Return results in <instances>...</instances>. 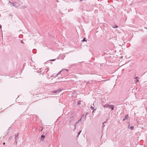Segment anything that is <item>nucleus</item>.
<instances>
[{
  "instance_id": "6",
  "label": "nucleus",
  "mask_w": 147,
  "mask_h": 147,
  "mask_svg": "<svg viewBox=\"0 0 147 147\" xmlns=\"http://www.w3.org/2000/svg\"><path fill=\"white\" fill-rule=\"evenodd\" d=\"M109 108H111V110H113L114 109V107L113 105H109Z\"/></svg>"
},
{
  "instance_id": "5",
  "label": "nucleus",
  "mask_w": 147,
  "mask_h": 147,
  "mask_svg": "<svg viewBox=\"0 0 147 147\" xmlns=\"http://www.w3.org/2000/svg\"><path fill=\"white\" fill-rule=\"evenodd\" d=\"M18 134H17L16 135H15V141L16 142V143H17V141H16V140L17 139H18Z\"/></svg>"
},
{
  "instance_id": "30",
  "label": "nucleus",
  "mask_w": 147,
  "mask_h": 147,
  "mask_svg": "<svg viewBox=\"0 0 147 147\" xmlns=\"http://www.w3.org/2000/svg\"><path fill=\"white\" fill-rule=\"evenodd\" d=\"M86 115L85 116V117H86Z\"/></svg>"
},
{
  "instance_id": "23",
  "label": "nucleus",
  "mask_w": 147,
  "mask_h": 147,
  "mask_svg": "<svg viewBox=\"0 0 147 147\" xmlns=\"http://www.w3.org/2000/svg\"><path fill=\"white\" fill-rule=\"evenodd\" d=\"M137 78H139V77H136L135 78V79H136V80L137 79Z\"/></svg>"
},
{
  "instance_id": "15",
  "label": "nucleus",
  "mask_w": 147,
  "mask_h": 147,
  "mask_svg": "<svg viewBox=\"0 0 147 147\" xmlns=\"http://www.w3.org/2000/svg\"><path fill=\"white\" fill-rule=\"evenodd\" d=\"M117 27H118V26L116 25H115L113 27V28H117Z\"/></svg>"
},
{
  "instance_id": "11",
  "label": "nucleus",
  "mask_w": 147,
  "mask_h": 147,
  "mask_svg": "<svg viewBox=\"0 0 147 147\" xmlns=\"http://www.w3.org/2000/svg\"><path fill=\"white\" fill-rule=\"evenodd\" d=\"M107 120H108V119H107L106 120V121H105V122H103V123H102V124L103 125H102V128H103V127H104L105 126V125H104V123H105V122H106L107 121Z\"/></svg>"
},
{
  "instance_id": "21",
  "label": "nucleus",
  "mask_w": 147,
  "mask_h": 147,
  "mask_svg": "<svg viewBox=\"0 0 147 147\" xmlns=\"http://www.w3.org/2000/svg\"><path fill=\"white\" fill-rule=\"evenodd\" d=\"M55 59H51V60H50V61H55Z\"/></svg>"
},
{
  "instance_id": "19",
  "label": "nucleus",
  "mask_w": 147,
  "mask_h": 147,
  "mask_svg": "<svg viewBox=\"0 0 147 147\" xmlns=\"http://www.w3.org/2000/svg\"><path fill=\"white\" fill-rule=\"evenodd\" d=\"M63 71H68V69H63Z\"/></svg>"
},
{
  "instance_id": "25",
  "label": "nucleus",
  "mask_w": 147,
  "mask_h": 147,
  "mask_svg": "<svg viewBox=\"0 0 147 147\" xmlns=\"http://www.w3.org/2000/svg\"><path fill=\"white\" fill-rule=\"evenodd\" d=\"M9 3H10L11 4H12V3L10 1H9Z\"/></svg>"
},
{
  "instance_id": "17",
  "label": "nucleus",
  "mask_w": 147,
  "mask_h": 147,
  "mask_svg": "<svg viewBox=\"0 0 147 147\" xmlns=\"http://www.w3.org/2000/svg\"><path fill=\"white\" fill-rule=\"evenodd\" d=\"M134 128V127L133 126H131L130 127V129H131V130H132Z\"/></svg>"
},
{
  "instance_id": "3",
  "label": "nucleus",
  "mask_w": 147,
  "mask_h": 147,
  "mask_svg": "<svg viewBox=\"0 0 147 147\" xmlns=\"http://www.w3.org/2000/svg\"><path fill=\"white\" fill-rule=\"evenodd\" d=\"M16 3H12V6H13L14 7H16V8H18V7H19L20 6V4H19V5H17L16 4Z\"/></svg>"
},
{
  "instance_id": "10",
  "label": "nucleus",
  "mask_w": 147,
  "mask_h": 147,
  "mask_svg": "<svg viewBox=\"0 0 147 147\" xmlns=\"http://www.w3.org/2000/svg\"><path fill=\"white\" fill-rule=\"evenodd\" d=\"M45 137V136L44 135H42L41 136V140H43Z\"/></svg>"
},
{
  "instance_id": "27",
  "label": "nucleus",
  "mask_w": 147,
  "mask_h": 147,
  "mask_svg": "<svg viewBox=\"0 0 147 147\" xmlns=\"http://www.w3.org/2000/svg\"><path fill=\"white\" fill-rule=\"evenodd\" d=\"M93 110V111L92 112V113H93L94 112V110Z\"/></svg>"
},
{
  "instance_id": "29",
  "label": "nucleus",
  "mask_w": 147,
  "mask_h": 147,
  "mask_svg": "<svg viewBox=\"0 0 147 147\" xmlns=\"http://www.w3.org/2000/svg\"><path fill=\"white\" fill-rule=\"evenodd\" d=\"M106 81V80H102V81Z\"/></svg>"
},
{
  "instance_id": "32",
  "label": "nucleus",
  "mask_w": 147,
  "mask_h": 147,
  "mask_svg": "<svg viewBox=\"0 0 147 147\" xmlns=\"http://www.w3.org/2000/svg\"><path fill=\"white\" fill-rule=\"evenodd\" d=\"M3 144H5V143H3Z\"/></svg>"
},
{
  "instance_id": "4",
  "label": "nucleus",
  "mask_w": 147,
  "mask_h": 147,
  "mask_svg": "<svg viewBox=\"0 0 147 147\" xmlns=\"http://www.w3.org/2000/svg\"><path fill=\"white\" fill-rule=\"evenodd\" d=\"M128 117V114H127L124 117V118L123 119V121H125V120L127 119Z\"/></svg>"
},
{
  "instance_id": "7",
  "label": "nucleus",
  "mask_w": 147,
  "mask_h": 147,
  "mask_svg": "<svg viewBox=\"0 0 147 147\" xmlns=\"http://www.w3.org/2000/svg\"><path fill=\"white\" fill-rule=\"evenodd\" d=\"M94 103H93V106L91 105V106L90 108H91V109L92 110H96V109H94Z\"/></svg>"
},
{
  "instance_id": "16",
  "label": "nucleus",
  "mask_w": 147,
  "mask_h": 147,
  "mask_svg": "<svg viewBox=\"0 0 147 147\" xmlns=\"http://www.w3.org/2000/svg\"><path fill=\"white\" fill-rule=\"evenodd\" d=\"M81 103V101H79L78 102V105H80Z\"/></svg>"
},
{
  "instance_id": "13",
  "label": "nucleus",
  "mask_w": 147,
  "mask_h": 147,
  "mask_svg": "<svg viewBox=\"0 0 147 147\" xmlns=\"http://www.w3.org/2000/svg\"><path fill=\"white\" fill-rule=\"evenodd\" d=\"M63 71V69H62L61 71H60L59 73H58L57 74V75L56 76H57L58 75V74H59V73H60L61 72H62Z\"/></svg>"
},
{
  "instance_id": "9",
  "label": "nucleus",
  "mask_w": 147,
  "mask_h": 147,
  "mask_svg": "<svg viewBox=\"0 0 147 147\" xmlns=\"http://www.w3.org/2000/svg\"><path fill=\"white\" fill-rule=\"evenodd\" d=\"M26 8V6H21L20 8L21 9H24L25 8Z\"/></svg>"
},
{
  "instance_id": "22",
  "label": "nucleus",
  "mask_w": 147,
  "mask_h": 147,
  "mask_svg": "<svg viewBox=\"0 0 147 147\" xmlns=\"http://www.w3.org/2000/svg\"><path fill=\"white\" fill-rule=\"evenodd\" d=\"M139 82V80L138 79L136 80V81H135L136 82Z\"/></svg>"
},
{
  "instance_id": "24",
  "label": "nucleus",
  "mask_w": 147,
  "mask_h": 147,
  "mask_svg": "<svg viewBox=\"0 0 147 147\" xmlns=\"http://www.w3.org/2000/svg\"><path fill=\"white\" fill-rule=\"evenodd\" d=\"M90 82H88L86 84H90Z\"/></svg>"
},
{
  "instance_id": "12",
  "label": "nucleus",
  "mask_w": 147,
  "mask_h": 147,
  "mask_svg": "<svg viewBox=\"0 0 147 147\" xmlns=\"http://www.w3.org/2000/svg\"><path fill=\"white\" fill-rule=\"evenodd\" d=\"M63 71V69H62L61 71H60L59 73H58L57 74V75L56 76H57L58 75V74H59V73H60L61 72H62Z\"/></svg>"
},
{
  "instance_id": "20",
  "label": "nucleus",
  "mask_w": 147,
  "mask_h": 147,
  "mask_svg": "<svg viewBox=\"0 0 147 147\" xmlns=\"http://www.w3.org/2000/svg\"><path fill=\"white\" fill-rule=\"evenodd\" d=\"M84 117V115H82V116L81 117V119L83 118Z\"/></svg>"
},
{
  "instance_id": "18",
  "label": "nucleus",
  "mask_w": 147,
  "mask_h": 147,
  "mask_svg": "<svg viewBox=\"0 0 147 147\" xmlns=\"http://www.w3.org/2000/svg\"><path fill=\"white\" fill-rule=\"evenodd\" d=\"M81 131H82V130H81L78 133V136L80 134Z\"/></svg>"
},
{
  "instance_id": "33",
  "label": "nucleus",
  "mask_w": 147,
  "mask_h": 147,
  "mask_svg": "<svg viewBox=\"0 0 147 147\" xmlns=\"http://www.w3.org/2000/svg\"><path fill=\"white\" fill-rule=\"evenodd\" d=\"M82 0H80V1H82Z\"/></svg>"
},
{
  "instance_id": "28",
  "label": "nucleus",
  "mask_w": 147,
  "mask_h": 147,
  "mask_svg": "<svg viewBox=\"0 0 147 147\" xmlns=\"http://www.w3.org/2000/svg\"><path fill=\"white\" fill-rule=\"evenodd\" d=\"M41 68H40V69H40V70H41Z\"/></svg>"
},
{
  "instance_id": "2",
  "label": "nucleus",
  "mask_w": 147,
  "mask_h": 147,
  "mask_svg": "<svg viewBox=\"0 0 147 147\" xmlns=\"http://www.w3.org/2000/svg\"><path fill=\"white\" fill-rule=\"evenodd\" d=\"M62 89L61 88L58 89L56 90H54L53 91L54 93L59 92L62 91Z\"/></svg>"
},
{
  "instance_id": "1",
  "label": "nucleus",
  "mask_w": 147,
  "mask_h": 147,
  "mask_svg": "<svg viewBox=\"0 0 147 147\" xmlns=\"http://www.w3.org/2000/svg\"><path fill=\"white\" fill-rule=\"evenodd\" d=\"M82 119H81V118L80 119V120H79L77 122H76L75 125H74V129H76V125L78 123H80L81 122H82Z\"/></svg>"
},
{
  "instance_id": "26",
  "label": "nucleus",
  "mask_w": 147,
  "mask_h": 147,
  "mask_svg": "<svg viewBox=\"0 0 147 147\" xmlns=\"http://www.w3.org/2000/svg\"><path fill=\"white\" fill-rule=\"evenodd\" d=\"M2 27V26L0 24V28H1Z\"/></svg>"
},
{
  "instance_id": "8",
  "label": "nucleus",
  "mask_w": 147,
  "mask_h": 147,
  "mask_svg": "<svg viewBox=\"0 0 147 147\" xmlns=\"http://www.w3.org/2000/svg\"><path fill=\"white\" fill-rule=\"evenodd\" d=\"M109 104H106L103 106L104 107L108 108L109 107Z\"/></svg>"
},
{
  "instance_id": "31",
  "label": "nucleus",
  "mask_w": 147,
  "mask_h": 147,
  "mask_svg": "<svg viewBox=\"0 0 147 147\" xmlns=\"http://www.w3.org/2000/svg\"><path fill=\"white\" fill-rule=\"evenodd\" d=\"M21 42H22V43H23V42L22 41H21Z\"/></svg>"
},
{
  "instance_id": "14",
  "label": "nucleus",
  "mask_w": 147,
  "mask_h": 147,
  "mask_svg": "<svg viewBox=\"0 0 147 147\" xmlns=\"http://www.w3.org/2000/svg\"><path fill=\"white\" fill-rule=\"evenodd\" d=\"M85 41H86V38H84L82 40V41L84 42Z\"/></svg>"
}]
</instances>
